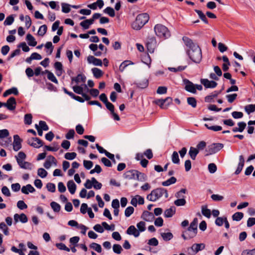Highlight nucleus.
Listing matches in <instances>:
<instances>
[{
	"label": "nucleus",
	"mask_w": 255,
	"mask_h": 255,
	"mask_svg": "<svg viewBox=\"0 0 255 255\" xmlns=\"http://www.w3.org/2000/svg\"><path fill=\"white\" fill-rule=\"evenodd\" d=\"M182 40L185 45L188 48L186 53L189 58L195 63H200L202 58V55L201 49L199 45L194 43L188 37L183 36Z\"/></svg>",
	"instance_id": "f257e3e1"
},
{
	"label": "nucleus",
	"mask_w": 255,
	"mask_h": 255,
	"mask_svg": "<svg viewBox=\"0 0 255 255\" xmlns=\"http://www.w3.org/2000/svg\"><path fill=\"white\" fill-rule=\"evenodd\" d=\"M149 16L146 13L138 14L132 23V28L136 30L140 29L149 20Z\"/></svg>",
	"instance_id": "f03ea898"
},
{
	"label": "nucleus",
	"mask_w": 255,
	"mask_h": 255,
	"mask_svg": "<svg viewBox=\"0 0 255 255\" xmlns=\"http://www.w3.org/2000/svg\"><path fill=\"white\" fill-rule=\"evenodd\" d=\"M163 195H164L165 198L168 197L167 190L163 188H157L153 190L147 196V199L150 201L154 202L161 198Z\"/></svg>",
	"instance_id": "7ed1b4c3"
},
{
	"label": "nucleus",
	"mask_w": 255,
	"mask_h": 255,
	"mask_svg": "<svg viewBox=\"0 0 255 255\" xmlns=\"http://www.w3.org/2000/svg\"><path fill=\"white\" fill-rule=\"evenodd\" d=\"M154 32L159 38L166 39L170 36V32L168 28L161 24H157L154 27Z\"/></svg>",
	"instance_id": "20e7f679"
},
{
	"label": "nucleus",
	"mask_w": 255,
	"mask_h": 255,
	"mask_svg": "<svg viewBox=\"0 0 255 255\" xmlns=\"http://www.w3.org/2000/svg\"><path fill=\"white\" fill-rule=\"evenodd\" d=\"M140 176L143 178L144 174L136 170L127 171L123 174L124 178L128 180L136 179L137 180H141V179L140 178Z\"/></svg>",
	"instance_id": "39448f33"
},
{
	"label": "nucleus",
	"mask_w": 255,
	"mask_h": 255,
	"mask_svg": "<svg viewBox=\"0 0 255 255\" xmlns=\"http://www.w3.org/2000/svg\"><path fill=\"white\" fill-rule=\"evenodd\" d=\"M224 147V144L221 143H214L208 146L206 149L205 156L214 154L220 151Z\"/></svg>",
	"instance_id": "423d86ee"
},
{
	"label": "nucleus",
	"mask_w": 255,
	"mask_h": 255,
	"mask_svg": "<svg viewBox=\"0 0 255 255\" xmlns=\"http://www.w3.org/2000/svg\"><path fill=\"white\" fill-rule=\"evenodd\" d=\"M146 46L148 52L150 53H153L156 47V38L154 36L148 37L147 39Z\"/></svg>",
	"instance_id": "0eeeda50"
},
{
	"label": "nucleus",
	"mask_w": 255,
	"mask_h": 255,
	"mask_svg": "<svg viewBox=\"0 0 255 255\" xmlns=\"http://www.w3.org/2000/svg\"><path fill=\"white\" fill-rule=\"evenodd\" d=\"M183 82L185 85L184 89L186 91L193 94H196L197 93L195 86L192 82L188 79H185L183 80Z\"/></svg>",
	"instance_id": "6e6552de"
},
{
	"label": "nucleus",
	"mask_w": 255,
	"mask_h": 255,
	"mask_svg": "<svg viewBox=\"0 0 255 255\" xmlns=\"http://www.w3.org/2000/svg\"><path fill=\"white\" fill-rule=\"evenodd\" d=\"M28 144L34 148H38L43 145L44 142L38 137H32L28 140Z\"/></svg>",
	"instance_id": "1a4fd4ad"
},
{
	"label": "nucleus",
	"mask_w": 255,
	"mask_h": 255,
	"mask_svg": "<svg viewBox=\"0 0 255 255\" xmlns=\"http://www.w3.org/2000/svg\"><path fill=\"white\" fill-rule=\"evenodd\" d=\"M16 105L15 99L13 97L9 98L6 103H4V107H6L10 111L14 110L15 109Z\"/></svg>",
	"instance_id": "9d476101"
},
{
	"label": "nucleus",
	"mask_w": 255,
	"mask_h": 255,
	"mask_svg": "<svg viewBox=\"0 0 255 255\" xmlns=\"http://www.w3.org/2000/svg\"><path fill=\"white\" fill-rule=\"evenodd\" d=\"M200 82L206 88H214L218 84L215 81H209L207 79H201Z\"/></svg>",
	"instance_id": "9b49d317"
},
{
	"label": "nucleus",
	"mask_w": 255,
	"mask_h": 255,
	"mask_svg": "<svg viewBox=\"0 0 255 255\" xmlns=\"http://www.w3.org/2000/svg\"><path fill=\"white\" fill-rule=\"evenodd\" d=\"M14 141L13 143V148L15 151L19 150L21 148V139L17 134L13 136Z\"/></svg>",
	"instance_id": "f8f14e48"
},
{
	"label": "nucleus",
	"mask_w": 255,
	"mask_h": 255,
	"mask_svg": "<svg viewBox=\"0 0 255 255\" xmlns=\"http://www.w3.org/2000/svg\"><path fill=\"white\" fill-rule=\"evenodd\" d=\"M14 221L15 223L18 222L19 221L22 223H25L28 221V219L26 215L24 213H21L19 215L15 214L14 215Z\"/></svg>",
	"instance_id": "ddd939ff"
},
{
	"label": "nucleus",
	"mask_w": 255,
	"mask_h": 255,
	"mask_svg": "<svg viewBox=\"0 0 255 255\" xmlns=\"http://www.w3.org/2000/svg\"><path fill=\"white\" fill-rule=\"evenodd\" d=\"M197 233H195L193 231H188L187 229L186 230L183 232L182 237L185 240H189L195 237Z\"/></svg>",
	"instance_id": "4468645a"
},
{
	"label": "nucleus",
	"mask_w": 255,
	"mask_h": 255,
	"mask_svg": "<svg viewBox=\"0 0 255 255\" xmlns=\"http://www.w3.org/2000/svg\"><path fill=\"white\" fill-rule=\"evenodd\" d=\"M141 218L145 221L150 222L154 219V214L150 212L144 211L142 214Z\"/></svg>",
	"instance_id": "2eb2a0df"
},
{
	"label": "nucleus",
	"mask_w": 255,
	"mask_h": 255,
	"mask_svg": "<svg viewBox=\"0 0 255 255\" xmlns=\"http://www.w3.org/2000/svg\"><path fill=\"white\" fill-rule=\"evenodd\" d=\"M87 61L89 63H92L95 66L102 65V61L101 59L95 58L94 56L90 55L87 58Z\"/></svg>",
	"instance_id": "dca6fc26"
},
{
	"label": "nucleus",
	"mask_w": 255,
	"mask_h": 255,
	"mask_svg": "<svg viewBox=\"0 0 255 255\" xmlns=\"http://www.w3.org/2000/svg\"><path fill=\"white\" fill-rule=\"evenodd\" d=\"M126 233L129 235H133L135 238L139 236V231L133 225H131L128 228Z\"/></svg>",
	"instance_id": "f3484780"
},
{
	"label": "nucleus",
	"mask_w": 255,
	"mask_h": 255,
	"mask_svg": "<svg viewBox=\"0 0 255 255\" xmlns=\"http://www.w3.org/2000/svg\"><path fill=\"white\" fill-rule=\"evenodd\" d=\"M221 90L218 91H215L209 95H208L205 97V101L207 103H211L213 101L214 98L217 97L221 93Z\"/></svg>",
	"instance_id": "a211bd4d"
},
{
	"label": "nucleus",
	"mask_w": 255,
	"mask_h": 255,
	"mask_svg": "<svg viewBox=\"0 0 255 255\" xmlns=\"http://www.w3.org/2000/svg\"><path fill=\"white\" fill-rule=\"evenodd\" d=\"M245 160L243 155H240L239 156V163L238 164L237 168L235 172V174L236 175L239 174L242 171L244 165Z\"/></svg>",
	"instance_id": "6ab92c4d"
},
{
	"label": "nucleus",
	"mask_w": 255,
	"mask_h": 255,
	"mask_svg": "<svg viewBox=\"0 0 255 255\" xmlns=\"http://www.w3.org/2000/svg\"><path fill=\"white\" fill-rule=\"evenodd\" d=\"M35 190L31 184H27L26 186H23L21 188V192L25 194H28L29 193H33Z\"/></svg>",
	"instance_id": "aec40b11"
},
{
	"label": "nucleus",
	"mask_w": 255,
	"mask_h": 255,
	"mask_svg": "<svg viewBox=\"0 0 255 255\" xmlns=\"http://www.w3.org/2000/svg\"><path fill=\"white\" fill-rule=\"evenodd\" d=\"M238 128L235 127L232 129V131L234 132H240L244 131L247 126V124L244 122H240L238 123Z\"/></svg>",
	"instance_id": "412c9836"
},
{
	"label": "nucleus",
	"mask_w": 255,
	"mask_h": 255,
	"mask_svg": "<svg viewBox=\"0 0 255 255\" xmlns=\"http://www.w3.org/2000/svg\"><path fill=\"white\" fill-rule=\"evenodd\" d=\"M55 162L56 159L55 157L52 155H49L43 164L44 167L46 169H49L51 167L52 163H55Z\"/></svg>",
	"instance_id": "4be33fe9"
},
{
	"label": "nucleus",
	"mask_w": 255,
	"mask_h": 255,
	"mask_svg": "<svg viewBox=\"0 0 255 255\" xmlns=\"http://www.w3.org/2000/svg\"><path fill=\"white\" fill-rule=\"evenodd\" d=\"M26 40L28 42V44L31 46H35L37 44V41L35 38L30 33L27 34Z\"/></svg>",
	"instance_id": "5701e85b"
},
{
	"label": "nucleus",
	"mask_w": 255,
	"mask_h": 255,
	"mask_svg": "<svg viewBox=\"0 0 255 255\" xmlns=\"http://www.w3.org/2000/svg\"><path fill=\"white\" fill-rule=\"evenodd\" d=\"M197 224L198 219L197 218H195L190 223L189 227L187 228L188 231H193L195 233H197Z\"/></svg>",
	"instance_id": "b1692460"
},
{
	"label": "nucleus",
	"mask_w": 255,
	"mask_h": 255,
	"mask_svg": "<svg viewBox=\"0 0 255 255\" xmlns=\"http://www.w3.org/2000/svg\"><path fill=\"white\" fill-rule=\"evenodd\" d=\"M67 187L71 194H74L76 190V185L74 182L71 180L67 182Z\"/></svg>",
	"instance_id": "393cba45"
},
{
	"label": "nucleus",
	"mask_w": 255,
	"mask_h": 255,
	"mask_svg": "<svg viewBox=\"0 0 255 255\" xmlns=\"http://www.w3.org/2000/svg\"><path fill=\"white\" fill-rule=\"evenodd\" d=\"M176 209L174 206H171L169 209H166L164 212V216L166 218H170L175 214Z\"/></svg>",
	"instance_id": "a878e982"
},
{
	"label": "nucleus",
	"mask_w": 255,
	"mask_h": 255,
	"mask_svg": "<svg viewBox=\"0 0 255 255\" xmlns=\"http://www.w3.org/2000/svg\"><path fill=\"white\" fill-rule=\"evenodd\" d=\"M14 94V95H17L18 94V91L16 88L12 87L10 89H9L6 90L3 94V96L4 97H6L9 95Z\"/></svg>",
	"instance_id": "bb28decb"
},
{
	"label": "nucleus",
	"mask_w": 255,
	"mask_h": 255,
	"mask_svg": "<svg viewBox=\"0 0 255 255\" xmlns=\"http://www.w3.org/2000/svg\"><path fill=\"white\" fill-rule=\"evenodd\" d=\"M86 77L84 75L79 74L76 77L72 78V82L75 81L77 84H78L80 81L85 82Z\"/></svg>",
	"instance_id": "cd10ccee"
},
{
	"label": "nucleus",
	"mask_w": 255,
	"mask_h": 255,
	"mask_svg": "<svg viewBox=\"0 0 255 255\" xmlns=\"http://www.w3.org/2000/svg\"><path fill=\"white\" fill-rule=\"evenodd\" d=\"M199 152L198 149L196 148L191 147L189 149V155L192 159L195 160Z\"/></svg>",
	"instance_id": "c85d7f7f"
},
{
	"label": "nucleus",
	"mask_w": 255,
	"mask_h": 255,
	"mask_svg": "<svg viewBox=\"0 0 255 255\" xmlns=\"http://www.w3.org/2000/svg\"><path fill=\"white\" fill-rule=\"evenodd\" d=\"M205 246L204 244H194L192 245L191 249L196 253L204 249Z\"/></svg>",
	"instance_id": "c756f323"
},
{
	"label": "nucleus",
	"mask_w": 255,
	"mask_h": 255,
	"mask_svg": "<svg viewBox=\"0 0 255 255\" xmlns=\"http://www.w3.org/2000/svg\"><path fill=\"white\" fill-rule=\"evenodd\" d=\"M92 71L93 72L94 76L97 79L100 78L103 75V71L97 68H92Z\"/></svg>",
	"instance_id": "7c9ffc66"
},
{
	"label": "nucleus",
	"mask_w": 255,
	"mask_h": 255,
	"mask_svg": "<svg viewBox=\"0 0 255 255\" xmlns=\"http://www.w3.org/2000/svg\"><path fill=\"white\" fill-rule=\"evenodd\" d=\"M177 181L175 177L172 176L168 180L162 182V185L163 186H168L171 184H174Z\"/></svg>",
	"instance_id": "2f4dec72"
},
{
	"label": "nucleus",
	"mask_w": 255,
	"mask_h": 255,
	"mask_svg": "<svg viewBox=\"0 0 255 255\" xmlns=\"http://www.w3.org/2000/svg\"><path fill=\"white\" fill-rule=\"evenodd\" d=\"M160 235L164 241H169L171 240L173 237V234L170 232L161 233Z\"/></svg>",
	"instance_id": "473e14b6"
},
{
	"label": "nucleus",
	"mask_w": 255,
	"mask_h": 255,
	"mask_svg": "<svg viewBox=\"0 0 255 255\" xmlns=\"http://www.w3.org/2000/svg\"><path fill=\"white\" fill-rule=\"evenodd\" d=\"M195 11L198 14L199 17L201 19V20H202L206 24L208 23V20L206 15L203 13V12L201 10L195 9Z\"/></svg>",
	"instance_id": "72a5a7b5"
},
{
	"label": "nucleus",
	"mask_w": 255,
	"mask_h": 255,
	"mask_svg": "<svg viewBox=\"0 0 255 255\" xmlns=\"http://www.w3.org/2000/svg\"><path fill=\"white\" fill-rule=\"evenodd\" d=\"M89 247L99 253H101L102 252V247L100 244L96 243H92L89 245Z\"/></svg>",
	"instance_id": "f704fd0d"
},
{
	"label": "nucleus",
	"mask_w": 255,
	"mask_h": 255,
	"mask_svg": "<svg viewBox=\"0 0 255 255\" xmlns=\"http://www.w3.org/2000/svg\"><path fill=\"white\" fill-rule=\"evenodd\" d=\"M50 206L54 212L58 213L61 210V206L56 202H51L50 203Z\"/></svg>",
	"instance_id": "c9c22d12"
},
{
	"label": "nucleus",
	"mask_w": 255,
	"mask_h": 255,
	"mask_svg": "<svg viewBox=\"0 0 255 255\" xmlns=\"http://www.w3.org/2000/svg\"><path fill=\"white\" fill-rule=\"evenodd\" d=\"M244 217V214L242 212H236L232 215L233 221H240Z\"/></svg>",
	"instance_id": "e433bc0d"
},
{
	"label": "nucleus",
	"mask_w": 255,
	"mask_h": 255,
	"mask_svg": "<svg viewBox=\"0 0 255 255\" xmlns=\"http://www.w3.org/2000/svg\"><path fill=\"white\" fill-rule=\"evenodd\" d=\"M154 103L159 106L161 109H167V105H164V101L162 99H156L154 101Z\"/></svg>",
	"instance_id": "4c0bfd02"
},
{
	"label": "nucleus",
	"mask_w": 255,
	"mask_h": 255,
	"mask_svg": "<svg viewBox=\"0 0 255 255\" xmlns=\"http://www.w3.org/2000/svg\"><path fill=\"white\" fill-rule=\"evenodd\" d=\"M245 110L248 115H250L251 113L255 112V105L250 104L246 106Z\"/></svg>",
	"instance_id": "58836bf2"
},
{
	"label": "nucleus",
	"mask_w": 255,
	"mask_h": 255,
	"mask_svg": "<svg viewBox=\"0 0 255 255\" xmlns=\"http://www.w3.org/2000/svg\"><path fill=\"white\" fill-rule=\"evenodd\" d=\"M138 88L144 89L146 88L148 85V81L147 79H144L136 84Z\"/></svg>",
	"instance_id": "ea45409f"
},
{
	"label": "nucleus",
	"mask_w": 255,
	"mask_h": 255,
	"mask_svg": "<svg viewBox=\"0 0 255 255\" xmlns=\"http://www.w3.org/2000/svg\"><path fill=\"white\" fill-rule=\"evenodd\" d=\"M187 102L189 105L195 108L197 106V101L194 97H188L187 98Z\"/></svg>",
	"instance_id": "a19ab883"
},
{
	"label": "nucleus",
	"mask_w": 255,
	"mask_h": 255,
	"mask_svg": "<svg viewBox=\"0 0 255 255\" xmlns=\"http://www.w3.org/2000/svg\"><path fill=\"white\" fill-rule=\"evenodd\" d=\"M133 62L129 60H125L123 62L119 67V70L121 72H123L125 68L128 65L133 64Z\"/></svg>",
	"instance_id": "79ce46f5"
},
{
	"label": "nucleus",
	"mask_w": 255,
	"mask_h": 255,
	"mask_svg": "<svg viewBox=\"0 0 255 255\" xmlns=\"http://www.w3.org/2000/svg\"><path fill=\"white\" fill-rule=\"evenodd\" d=\"M202 214L206 217L209 218L211 217V211L207 206H202L201 210Z\"/></svg>",
	"instance_id": "37998d69"
},
{
	"label": "nucleus",
	"mask_w": 255,
	"mask_h": 255,
	"mask_svg": "<svg viewBox=\"0 0 255 255\" xmlns=\"http://www.w3.org/2000/svg\"><path fill=\"white\" fill-rule=\"evenodd\" d=\"M171 159L173 163L174 164H179L180 162V160L179 158L178 153L177 151H173L172 156Z\"/></svg>",
	"instance_id": "c03bdc74"
},
{
	"label": "nucleus",
	"mask_w": 255,
	"mask_h": 255,
	"mask_svg": "<svg viewBox=\"0 0 255 255\" xmlns=\"http://www.w3.org/2000/svg\"><path fill=\"white\" fill-rule=\"evenodd\" d=\"M32 116L31 114H25L24 118V122L25 125H31L32 123Z\"/></svg>",
	"instance_id": "a18cd8bd"
},
{
	"label": "nucleus",
	"mask_w": 255,
	"mask_h": 255,
	"mask_svg": "<svg viewBox=\"0 0 255 255\" xmlns=\"http://www.w3.org/2000/svg\"><path fill=\"white\" fill-rule=\"evenodd\" d=\"M205 126L208 129L212 130L215 131H218L221 130L222 129V127L220 126H210L208 124H205Z\"/></svg>",
	"instance_id": "49530a36"
},
{
	"label": "nucleus",
	"mask_w": 255,
	"mask_h": 255,
	"mask_svg": "<svg viewBox=\"0 0 255 255\" xmlns=\"http://www.w3.org/2000/svg\"><path fill=\"white\" fill-rule=\"evenodd\" d=\"M104 12L107 13L111 17H114L115 16V12L113 8L111 7H107L104 10Z\"/></svg>",
	"instance_id": "de8ad7c7"
},
{
	"label": "nucleus",
	"mask_w": 255,
	"mask_h": 255,
	"mask_svg": "<svg viewBox=\"0 0 255 255\" xmlns=\"http://www.w3.org/2000/svg\"><path fill=\"white\" fill-rule=\"evenodd\" d=\"M80 240V238L78 236H75L72 237L69 240V242L71 245H73L74 246H78L79 244H78Z\"/></svg>",
	"instance_id": "09e8293b"
},
{
	"label": "nucleus",
	"mask_w": 255,
	"mask_h": 255,
	"mask_svg": "<svg viewBox=\"0 0 255 255\" xmlns=\"http://www.w3.org/2000/svg\"><path fill=\"white\" fill-rule=\"evenodd\" d=\"M62 11L64 13H68L70 11L71 5L66 3H62Z\"/></svg>",
	"instance_id": "8fccbe9b"
},
{
	"label": "nucleus",
	"mask_w": 255,
	"mask_h": 255,
	"mask_svg": "<svg viewBox=\"0 0 255 255\" xmlns=\"http://www.w3.org/2000/svg\"><path fill=\"white\" fill-rule=\"evenodd\" d=\"M92 181H93V186L96 189H100L102 187V184L99 182L94 177L92 178Z\"/></svg>",
	"instance_id": "3c124183"
},
{
	"label": "nucleus",
	"mask_w": 255,
	"mask_h": 255,
	"mask_svg": "<svg viewBox=\"0 0 255 255\" xmlns=\"http://www.w3.org/2000/svg\"><path fill=\"white\" fill-rule=\"evenodd\" d=\"M54 146H50L49 145H45L44 148L48 151H57L59 148V146L57 143H53Z\"/></svg>",
	"instance_id": "603ef678"
},
{
	"label": "nucleus",
	"mask_w": 255,
	"mask_h": 255,
	"mask_svg": "<svg viewBox=\"0 0 255 255\" xmlns=\"http://www.w3.org/2000/svg\"><path fill=\"white\" fill-rule=\"evenodd\" d=\"M47 172L43 168H40L37 170V174L41 178H45L47 175Z\"/></svg>",
	"instance_id": "864d4df0"
},
{
	"label": "nucleus",
	"mask_w": 255,
	"mask_h": 255,
	"mask_svg": "<svg viewBox=\"0 0 255 255\" xmlns=\"http://www.w3.org/2000/svg\"><path fill=\"white\" fill-rule=\"evenodd\" d=\"M47 29V26L45 24L41 25L39 28L38 34L40 36H43L46 32Z\"/></svg>",
	"instance_id": "5fc2aeb1"
},
{
	"label": "nucleus",
	"mask_w": 255,
	"mask_h": 255,
	"mask_svg": "<svg viewBox=\"0 0 255 255\" xmlns=\"http://www.w3.org/2000/svg\"><path fill=\"white\" fill-rule=\"evenodd\" d=\"M113 250L115 253L120 254L122 253L123 250L120 245L114 244L113 246Z\"/></svg>",
	"instance_id": "6e6d98bb"
},
{
	"label": "nucleus",
	"mask_w": 255,
	"mask_h": 255,
	"mask_svg": "<svg viewBox=\"0 0 255 255\" xmlns=\"http://www.w3.org/2000/svg\"><path fill=\"white\" fill-rule=\"evenodd\" d=\"M76 153L74 152H67L65 154L64 157L68 160H73L76 158Z\"/></svg>",
	"instance_id": "4d7b16f0"
},
{
	"label": "nucleus",
	"mask_w": 255,
	"mask_h": 255,
	"mask_svg": "<svg viewBox=\"0 0 255 255\" xmlns=\"http://www.w3.org/2000/svg\"><path fill=\"white\" fill-rule=\"evenodd\" d=\"M174 203L177 206H182L186 204V201L184 198H181L175 200Z\"/></svg>",
	"instance_id": "13d9d810"
},
{
	"label": "nucleus",
	"mask_w": 255,
	"mask_h": 255,
	"mask_svg": "<svg viewBox=\"0 0 255 255\" xmlns=\"http://www.w3.org/2000/svg\"><path fill=\"white\" fill-rule=\"evenodd\" d=\"M136 226L139 233L144 232L145 230V223L143 221H140L137 223Z\"/></svg>",
	"instance_id": "bf43d9fd"
},
{
	"label": "nucleus",
	"mask_w": 255,
	"mask_h": 255,
	"mask_svg": "<svg viewBox=\"0 0 255 255\" xmlns=\"http://www.w3.org/2000/svg\"><path fill=\"white\" fill-rule=\"evenodd\" d=\"M56 247L60 250H64L67 252H69L70 251V249L66 247L63 243H57L56 244Z\"/></svg>",
	"instance_id": "052dcab7"
},
{
	"label": "nucleus",
	"mask_w": 255,
	"mask_h": 255,
	"mask_svg": "<svg viewBox=\"0 0 255 255\" xmlns=\"http://www.w3.org/2000/svg\"><path fill=\"white\" fill-rule=\"evenodd\" d=\"M14 21V17L12 15L7 16L5 20L4 21V25H10L12 24V23Z\"/></svg>",
	"instance_id": "680f3d73"
},
{
	"label": "nucleus",
	"mask_w": 255,
	"mask_h": 255,
	"mask_svg": "<svg viewBox=\"0 0 255 255\" xmlns=\"http://www.w3.org/2000/svg\"><path fill=\"white\" fill-rule=\"evenodd\" d=\"M18 48H21L23 51L25 52H28L30 50L29 47L26 45L25 42H21L17 46Z\"/></svg>",
	"instance_id": "e2e57ef3"
},
{
	"label": "nucleus",
	"mask_w": 255,
	"mask_h": 255,
	"mask_svg": "<svg viewBox=\"0 0 255 255\" xmlns=\"http://www.w3.org/2000/svg\"><path fill=\"white\" fill-rule=\"evenodd\" d=\"M17 207L20 210H24L27 208V205L22 200H19L17 202Z\"/></svg>",
	"instance_id": "0e129e2a"
},
{
	"label": "nucleus",
	"mask_w": 255,
	"mask_h": 255,
	"mask_svg": "<svg viewBox=\"0 0 255 255\" xmlns=\"http://www.w3.org/2000/svg\"><path fill=\"white\" fill-rule=\"evenodd\" d=\"M134 212V208L131 206H129L127 207L125 212V214L126 217H129Z\"/></svg>",
	"instance_id": "69168bd1"
},
{
	"label": "nucleus",
	"mask_w": 255,
	"mask_h": 255,
	"mask_svg": "<svg viewBox=\"0 0 255 255\" xmlns=\"http://www.w3.org/2000/svg\"><path fill=\"white\" fill-rule=\"evenodd\" d=\"M237 97V94H233L226 95V98L228 100V101L230 103H232L236 100Z\"/></svg>",
	"instance_id": "338daca9"
},
{
	"label": "nucleus",
	"mask_w": 255,
	"mask_h": 255,
	"mask_svg": "<svg viewBox=\"0 0 255 255\" xmlns=\"http://www.w3.org/2000/svg\"><path fill=\"white\" fill-rule=\"evenodd\" d=\"M243 255H255V248L253 250H246L243 252Z\"/></svg>",
	"instance_id": "774afa93"
}]
</instances>
